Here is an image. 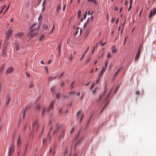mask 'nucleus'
Segmentation results:
<instances>
[{
    "mask_svg": "<svg viewBox=\"0 0 156 156\" xmlns=\"http://www.w3.org/2000/svg\"><path fill=\"white\" fill-rule=\"evenodd\" d=\"M30 109V106L27 105H26L24 108H23L20 112V118L24 119L25 115L27 112H28Z\"/></svg>",
    "mask_w": 156,
    "mask_h": 156,
    "instance_id": "nucleus-1",
    "label": "nucleus"
},
{
    "mask_svg": "<svg viewBox=\"0 0 156 156\" xmlns=\"http://www.w3.org/2000/svg\"><path fill=\"white\" fill-rule=\"evenodd\" d=\"M54 102H55L54 101H52L51 102V104L50 105V106L49 108H43V111H42V115H43L44 113V112H49V111H50V110H51V109L53 110V104L54 103Z\"/></svg>",
    "mask_w": 156,
    "mask_h": 156,
    "instance_id": "nucleus-2",
    "label": "nucleus"
},
{
    "mask_svg": "<svg viewBox=\"0 0 156 156\" xmlns=\"http://www.w3.org/2000/svg\"><path fill=\"white\" fill-rule=\"evenodd\" d=\"M14 146L12 144L9 147V156H12L14 152Z\"/></svg>",
    "mask_w": 156,
    "mask_h": 156,
    "instance_id": "nucleus-3",
    "label": "nucleus"
},
{
    "mask_svg": "<svg viewBox=\"0 0 156 156\" xmlns=\"http://www.w3.org/2000/svg\"><path fill=\"white\" fill-rule=\"evenodd\" d=\"M38 34V33L37 32L34 31L30 33V32L28 34V35L30 37V39H31L32 38L36 36H37Z\"/></svg>",
    "mask_w": 156,
    "mask_h": 156,
    "instance_id": "nucleus-4",
    "label": "nucleus"
},
{
    "mask_svg": "<svg viewBox=\"0 0 156 156\" xmlns=\"http://www.w3.org/2000/svg\"><path fill=\"white\" fill-rule=\"evenodd\" d=\"M156 13V8H154L150 12L148 17L149 18L153 16V14L154 15Z\"/></svg>",
    "mask_w": 156,
    "mask_h": 156,
    "instance_id": "nucleus-5",
    "label": "nucleus"
},
{
    "mask_svg": "<svg viewBox=\"0 0 156 156\" xmlns=\"http://www.w3.org/2000/svg\"><path fill=\"white\" fill-rule=\"evenodd\" d=\"M13 71V69L12 66L9 67L6 70V73L7 74H9L12 72Z\"/></svg>",
    "mask_w": 156,
    "mask_h": 156,
    "instance_id": "nucleus-6",
    "label": "nucleus"
},
{
    "mask_svg": "<svg viewBox=\"0 0 156 156\" xmlns=\"http://www.w3.org/2000/svg\"><path fill=\"white\" fill-rule=\"evenodd\" d=\"M12 32V27H9V29L6 33V35L8 36H11V34Z\"/></svg>",
    "mask_w": 156,
    "mask_h": 156,
    "instance_id": "nucleus-7",
    "label": "nucleus"
},
{
    "mask_svg": "<svg viewBox=\"0 0 156 156\" xmlns=\"http://www.w3.org/2000/svg\"><path fill=\"white\" fill-rule=\"evenodd\" d=\"M110 101H108L105 104V105H104V106H103V107L102 108V109H101L100 112V114H101L102 112H103L105 108L109 104Z\"/></svg>",
    "mask_w": 156,
    "mask_h": 156,
    "instance_id": "nucleus-8",
    "label": "nucleus"
},
{
    "mask_svg": "<svg viewBox=\"0 0 156 156\" xmlns=\"http://www.w3.org/2000/svg\"><path fill=\"white\" fill-rule=\"evenodd\" d=\"M105 68H104V67H103L102 68L101 70L100 71V73L99 74L98 76V77H100L102 76L104 72L105 71Z\"/></svg>",
    "mask_w": 156,
    "mask_h": 156,
    "instance_id": "nucleus-9",
    "label": "nucleus"
},
{
    "mask_svg": "<svg viewBox=\"0 0 156 156\" xmlns=\"http://www.w3.org/2000/svg\"><path fill=\"white\" fill-rule=\"evenodd\" d=\"M140 51H139V50H137L135 58L134 60L135 61H136L137 59H138L140 55Z\"/></svg>",
    "mask_w": 156,
    "mask_h": 156,
    "instance_id": "nucleus-10",
    "label": "nucleus"
},
{
    "mask_svg": "<svg viewBox=\"0 0 156 156\" xmlns=\"http://www.w3.org/2000/svg\"><path fill=\"white\" fill-rule=\"evenodd\" d=\"M5 63H4L0 67V73H2L5 69Z\"/></svg>",
    "mask_w": 156,
    "mask_h": 156,
    "instance_id": "nucleus-11",
    "label": "nucleus"
},
{
    "mask_svg": "<svg viewBox=\"0 0 156 156\" xmlns=\"http://www.w3.org/2000/svg\"><path fill=\"white\" fill-rule=\"evenodd\" d=\"M60 128V126H58V124H56V125L55 130L53 132V135H54L55 133H56L58 131V130Z\"/></svg>",
    "mask_w": 156,
    "mask_h": 156,
    "instance_id": "nucleus-12",
    "label": "nucleus"
},
{
    "mask_svg": "<svg viewBox=\"0 0 156 156\" xmlns=\"http://www.w3.org/2000/svg\"><path fill=\"white\" fill-rule=\"evenodd\" d=\"M40 26L38 25L37 27H36L34 28L33 29L31 30H30V33L31 32H33L34 31L37 32V31L38 30H39L40 28Z\"/></svg>",
    "mask_w": 156,
    "mask_h": 156,
    "instance_id": "nucleus-13",
    "label": "nucleus"
},
{
    "mask_svg": "<svg viewBox=\"0 0 156 156\" xmlns=\"http://www.w3.org/2000/svg\"><path fill=\"white\" fill-rule=\"evenodd\" d=\"M15 45L16 50L19 51L20 50V47L18 42L17 41H16L15 44Z\"/></svg>",
    "mask_w": 156,
    "mask_h": 156,
    "instance_id": "nucleus-14",
    "label": "nucleus"
},
{
    "mask_svg": "<svg viewBox=\"0 0 156 156\" xmlns=\"http://www.w3.org/2000/svg\"><path fill=\"white\" fill-rule=\"evenodd\" d=\"M65 136V130H62L60 135L59 138H61L62 137L63 139L64 138Z\"/></svg>",
    "mask_w": 156,
    "mask_h": 156,
    "instance_id": "nucleus-15",
    "label": "nucleus"
},
{
    "mask_svg": "<svg viewBox=\"0 0 156 156\" xmlns=\"http://www.w3.org/2000/svg\"><path fill=\"white\" fill-rule=\"evenodd\" d=\"M90 30L89 29H87L83 35V37L86 38L90 32Z\"/></svg>",
    "mask_w": 156,
    "mask_h": 156,
    "instance_id": "nucleus-16",
    "label": "nucleus"
},
{
    "mask_svg": "<svg viewBox=\"0 0 156 156\" xmlns=\"http://www.w3.org/2000/svg\"><path fill=\"white\" fill-rule=\"evenodd\" d=\"M1 55L2 57L5 58L6 57L7 54L6 52L2 51Z\"/></svg>",
    "mask_w": 156,
    "mask_h": 156,
    "instance_id": "nucleus-17",
    "label": "nucleus"
},
{
    "mask_svg": "<svg viewBox=\"0 0 156 156\" xmlns=\"http://www.w3.org/2000/svg\"><path fill=\"white\" fill-rule=\"evenodd\" d=\"M20 138H21L20 136L19 135L18 136V141H17V146L20 145L21 144V141L20 140Z\"/></svg>",
    "mask_w": 156,
    "mask_h": 156,
    "instance_id": "nucleus-18",
    "label": "nucleus"
},
{
    "mask_svg": "<svg viewBox=\"0 0 156 156\" xmlns=\"http://www.w3.org/2000/svg\"><path fill=\"white\" fill-rule=\"evenodd\" d=\"M57 77V76L55 77L50 76L48 77V81H51L55 79H56Z\"/></svg>",
    "mask_w": 156,
    "mask_h": 156,
    "instance_id": "nucleus-19",
    "label": "nucleus"
},
{
    "mask_svg": "<svg viewBox=\"0 0 156 156\" xmlns=\"http://www.w3.org/2000/svg\"><path fill=\"white\" fill-rule=\"evenodd\" d=\"M35 127H36L37 128L36 130H37L38 126L37 125V122H34L33 124V128L34 129Z\"/></svg>",
    "mask_w": 156,
    "mask_h": 156,
    "instance_id": "nucleus-20",
    "label": "nucleus"
},
{
    "mask_svg": "<svg viewBox=\"0 0 156 156\" xmlns=\"http://www.w3.org/2000/svg\"><path fill=\"white\" fill-rule=\"evenodd\" d=\"M10 100V96H7L6 99V104L7 105L9 104V102Z\"/></svg>",
    "mask_w": 156,
    "mask_h": 156,
    "instance_id": "nucleus-21",
    "label": "nucleus"
},
{
    "mask_svg": "<svg viewBox=\"0 0 156 156\" xmlns=\"http://www.w3.org/2000/svg\"><path fill=\"white\" fill-rule=\"evenodd\" d=\"M104 91L103 93L101 95H100L102 97H103L105 95V93L106 92V85H105V86L104 87Z\"/></svg>",
    "mask_w": 156,
    "mask_h": 156,
    "instance_id": "nucleus-22",
    "label": "nucleus"
},
{
    "mask_svg": "<svg viewBox=\"0 0 156 156\" xmlns=\"http://www.w3.org/2000/svg\"><path fill=\"white\" fill-rule=\"evenodd\" d=\"M23 36V34L22 33H19L17 34L15 36L17 37L18 38H21Z\"/></svg>",
    "mask_w": 156,
    "mask_h": 156,
    "instance_id": "nucleus-23",
    "label": "nucleus"
},
{
    "mask_svg": "<svg viewBox=\"0 0 156 156\" xmlns=\"http://www.w3.org/2000/svg\"><path fill=\"white\" fill-rule=\"evenodd\" d=\"M7 45L5 46L4 45L2 48V51H4L5 52H7Z\"/></svg>",
    "mask_w": 156,
    "mask_h": 156,
    "instance_id": "nucleus-24",
    "label": "nucleus"
},
{
    "mask_svg": "<svg viewBox=\"0 0 156 156\" xmlns=\"http://www.w3.org/2000/svg\"><path fill=\"white\" fill-rule=\"evenodd\" d=\"M143 44H140L139 45L137 50H139V51H140V50H141L143 49Z\"/></svg>",
    "mask_w": 156,
    "mask_h": 156,
    "instance_id": "nucleus-25",
    "label": "nucleus"
},
{
    "mask_svg": "<svg viewBox=\"0 0 156 156\" xmlns=\"http://www.w3.org/2000/svg\"><path fill=\"white\" fill-rule=\"evenodd\" d=\"M99 87H96L94 88V89L92 91V93L94 94H95L96 93V90H99Z\"/></svg>",
    "mask_w": 156,
    "mask_h": 156,
    "instance_id": "nucleus-26",
    "label": "nucleus"
},
{
    "mask_svg": "<svg viewBox=\"0 0 156 156\" xmlns=\"http://www.w3.org/2000/svg\"><path fill=\"white\" fill-rule=\"evenodd\" d=\"M77 15L78 18H80L81 16V11L80 10H79L78 11Z\"/></svg>",
    "mask_w": 156,
    "mask_h": 156,
    "instance_id": "nucleus-27",
    "label": "nucleus"
},
{
    "mask_svg": "<svg viewBox=\"0 0 156 156\" xmlns=\"http://www.w3.org/2000/svg\"><path fill=\"white\" fill-rule=\"evenodd\" d=\"M43 28L45 30H46L48 28V26L47 24H43Z\"/></svg>",
    "mask_w": 156,
    "mask_h": 156,
    "instance_id": "nucleus-28",
    "label": "nucleus"
},
{
    "mask_svg": "<svg viewBox=\"0 0 156 156\" xmlns=\"http://www.w3.org/2000/svg\"><path fill=\"white\" fill-rule=\"evenodd\" d=\"M80 133V130H79L78 131L77 134V135L76 136H75V137L74 138V140H76L78 138V137L79 136Z\"/></svg>",
    "mask_w": 156,
    "mask_h": 156,
    "instance_id": "nucleus-29",
    "label": "nucleus"
},
{
    "mask_svg": "<svg viewBox=\"0 0 156 156\" xmlns=\"http://www.w3.org/2000/svg\"><path fill=\"white\" fill-rule=\"evenodd\" d=\"M45 37V35L44 34H42L40 37L39 39L40 41H42L43 39Z\"/></svg>",
    "mask_w": 156,
    "mask_h": 156,
    "instance_id": "nucleus-30",
    "label": "nucleus"
},
{
    "mask_svg": "<svg viewBox=\"0 0 156 156\" xmlns=\"http://www.w3.org/2000/svg\"><path fill=\"white\" fill-rule=\"evenodd\" d=\"M37 25L36 23H34L33 25H32L29 28V29L30 30H31L33 28L35 27Z\"/></svg>",
    "mask_w": 156,
    "mask_h": 156,
    "instance_id": "nucleus-31",
    "label": "nucleus"
},
{
    "mask_svg": "<svg viewBox=\"0 0 156 156\" xmlns=\"http://www.w3.org/2000/svg\"><path fill=\"white\" fill-rule=\"evenodd\" d=\"M87 2H93L94 3H95V4H97V2L96 0H87Z\"/></svg>",
    "mask_w": 156,
    "mask_h": 156,
    "instance_id": "nucleus-32",
    "label": "nucleus"
},
{
    "mask_svg": "<svg viewBox=\"0 0 156 156\" xmlns=\"http://www.w3.org/2000/svg\"><path fill=\"white\" fill-rule=\"evenodd\" d=\"M61 45L59 44V45H58V51L59 55L60 53V51H60V48H61Z\"/></svg>",
    "mask_w": 156,
    "mask_h": 156,
    "instance_id": "nucleus-33",
    "label": "nucleus"
},
{
    "mask_svg": "<svg viewBox=\"0 0 156 156\" xmlns=\"http://www.w3.org/2000/svg\"><path fill=\"white\" fill-rule=\"evenodd\" d=\"M69 95L70 96L72 95H73L75 94V92L73 91H69Z\"/></svg>",
    "mask_w": 156,
    "mask_h": 156,
    "instance_id": "nucleus-34",
    "label": "nucleus"
},
{
    "mask_svg": "<svg viewBox=\"0 0 156 156\" xmlns=\"http://www.w3.org/2000/svg\"><path fill=\"white\" fill-rule=\"evenodd\" d=\"M119 86H117L115 89V90H114V94H115L118 90L119 89Z\"/></svg>",
    "mask_w": 156,
    "mask_h": 156,
    "instance_id": "nucleus-35",
    "label": "nucleus"
},
{
    "mask_svg": "<svg viewBox=\"0 0 156 156\" xmlns=\"http://www.w3.org/2000/svg\"><path fill=\"white\" fill-rule=\"evenodd\" d=\"M10 36H8V35L6 34V39H5V43L4 44H5V42L6 41V40H9V37Z\"/></svg>",
    "mask_w": 156,
    "mask_h": 156,
    "instance_id": "nucleus-36",
    "label": "nucleus"
},
{
    "mask_svg": "<svg viewBox=\"0 0 156 156\" xmlns=\"http://www.w3.org/2000/svg\"><path fill=\"white\" fill-rule=\"evenodd\" d=\"M55 29L54 28V24H53V26L51 30L50 31L49 34H51L53 32V31Z\"/></svg>",
    "mask_w": 156,
    "mask_h": 156,
    "instance_id": "nucleus-37",
    "label": "nucleus"
},
{
    "mask_svg": "<svg viewBox=\"0 0 156 156\" xmlns=\"http://www.w3.org/2000/svg\"><path fill=\"white\" fill-rule=\"evenodd\" d=\"M9 6H10V5L9 4L8 5V6H7V7L6 8V9L5 10V11H4L3 15H4L5 13L7 12V10L9 9Z\"/></svg>",
    "mask_w": 156,
    "mask_h": 156,
    "instance_id": "nucleus-38",
    "label": "nucleus"
},
{
    "mask_svg": "<svg viewBox=\"0 0 156 156\" xmlns=\"http://www.w3.org/2000/svg\"><path fill=\"white\" fill-rule=\"evenodd\" d=\"M61 9V8L60 7L59 5H58L57 6V8H56V11L57 12H58Z\"/></svg>",
    "mask_w": 156,
    "mask_h": 156,
    "instance_id": "nucleus-39",
    "label": "nucleus"
},
{
    "mask_svg": "<svg viewBox=\"0 0 156 156\" xmlns=\"http://www.w3.org/2000/svg\"><path fill=\"white\" fill-rule=\"evenodd\" d=\"M84 116V114H83L81 116L80 119V123L82 121V120H83V117Z\"/></svg>",
    "mask_w": 156,
    "mask_h": 156,
    "instance_id": "nucleus-40",
    "label": "nucleus"
},
{
    "mask_svg": "<svg viewBox=\"0 0 156 156\" xmlns=\"http://www.w3.org/2000/svg\"><path fill=\"white\" fill-rule=\"evenodd\" d=\"M117 49H113L112 51V52L113 53H115L117 52Z\"/></svg>",
    "mask_w": 156,
    "mask_h": 156,
    "instance_id": "nucleus-41",
    "label": "nucleus"
},
{
    "mask_svg": "<svg viewBox=\"0 0 156 156\" xmlns=\"http://www.w3.org/2000/svg\"><path fill=\"white\" fill-rule=\"evenodd\" d=\"M56 97L57 99H59V98L60 97L58 93L56 94Z\"/></svg>",
    "mask_w": 156,
    "mask_h": 156,
    "instance_id": "nucleus-42",
    "label": "nucleus"
},
{
    "mask_svg": "<svg viewBox=\"0 0 156 156\" xmlns=\"http://www.w3.org/2000/svg\"><path fill=\"white\" fill-rule=\"evenodd\" d=\"M40 105H37V107H36V109H38V110H40Z\"/></svg>",
    "mask_w": 156,
    "mask_h": 156,
    "instance_id": "nucleus-43",
    "label": "nucleus"
},
{
    "mask_svg": "<svg viewBox=\"0 0 156 156\" xmlns=\"http://www.w3.org/2000/svg\"><path fill=\"white\" fill-rule=\"evenodd\" d=\"M94 85H95V83H93L92 84L91 86V87L90 88V90H92V88L94 87Z\"/></svg>",
    "mask_w": 156,
    "mask_h": 156,
    "instance_id": "nucleus-44",
    "label": "nucleus"
},
{
    "mask_svg": "<svg viewBox=\"0 0 156 156\" xmlns=\"http://www.w3.org/2000/svg\"><path fill=\"white\" fill-rule=\"evenodd\" d=\"M6 6V5H5V6H4V7L3 8H2V10L0 12V14L2 13V12H3V10L5 8Z\"/></svg>",
    "mask_w": 156,
    "mask_h": 156,
    "instance_id": "nucleus-45",
    "label": "nucleus"
},
{
    "mask_svg": "<svg viewBox=\"0 0 156 156\" xmlns=\"http://www.w3.org/2000/svg\"><path fill=\"white\" fill-rule=\"evenodd\" d=\"M126 38H127V37H125V39H124V42L123 43V45H124L125 44V42H126Z\"/></svg>",
    "mask_w": 156,
    "mask_h": 156,
    "instance_id": "nucleus-46",
    "label": "nucleus"
},
{
    "mask_svg": "<svg viewBox=\"0 0 156 156\" xmlns=\"http://www.w3.org/2000/svg\"><path fill=\"white\" fill-rule=\"evenodd\" d=\"M111 90H110V91L109 93V94H108L107 96V97L105 98V100H107L108 99V97H109V95H110V93H111Z\"/></svg>",
    "mask_w": 156,
    "mask_h": 156,
    "instance_id": "nucleus-47",
    "label": "nucleus"
},
{
    "mask_svg": "<svg viewBox=\"0 0 156 156\" xmlns=\"http://www.w3.org/2000/svg\"><path fill=\"white\" fill-rule=\"evenodd\" d=\"M75 129L74 126L73 127V128L70 131V133H71L72 132L74 131Z\"/></svg>",
    "mask_w": 156,
    "mask_h": 156,
    "instance_id": "nucleus-48",
    "label": "nucleus"
},
{
    "mask_svg": "<svg viewBox=\"0 0 156 156\" xmlns=\"http://www.w3.org/2000/svg\"><path fill=\"white\" fill-rule=\"evenodd\" d=\"M47 141V139L46 138L44 139L43 140L42 143L43 144H44V143H45Z\"/></svg>",
    "mask_w": 156,
    "mask_h": 156,
    "instance_id": "nucleus-49",
    "label": "nucleus"
},
{
    "mask_svg": "<svg viewBox=\"0 0 156 156\" xmlns=\"http://www.w3.org/2000/svg\"><path fill=\"white\" fill-rule=\"evenodd\" d=\"M54 88L53 87H52L51 89H50V90L51 92H54Z\"/></svg>",
    "mask_w": 156,
    "mask_h": 156,
    "instance_id": "nucleus-50",
    "label": "nucleus"
},
{
    "mask_svg": "<svg viewBox=\"0 0 156 156\" xmlns=\"http://www.w3.org/2000/svg\"><path fill=\"white\" fill-rule=\"evenodd\" d=\"M132 7V5H129V9H128V11H129L130 9H131Z\"/></svg>",
    "mask_w": 156,
    "mask_h": 156,
    "instance_id": "nucleus-51",
    "label": "nucleus"
},
{
    "mask_svg": "<svg viewBox=\"0 0 156 156\" xmlns=\"http://www.w3.org/2000/svg\"><path fill=\"white\" fill-rule=\"evenodd\" d=\"M80 140H78L75 146H77L78 144H79L80 143Z\"/></svg>",
    "mask_w": 156,
    "mask_h": 156,
    "instance_id": "nucleus-52",
    "label": "nucleus"
},
{
    "mask_svg": "<svg viewBox=\"0 0 156 156\" xmlns=\"http://www.w3.org/2000/svg\"><path fill=\"white\" fill-rule=\"evenodd\" d=\"M100 80V77H98V79L96 80V83H98L99 82Z\"/></svg>",
    "mask_w": 156,
    "mask_h": 156,
    "instance_id": "nucleus-53",
    "label": "nucleus"
},
{
    "mask_svg": "<svg viewBox=\"0 0 156 156\" xmlns=\"http://www.w3.org/2000/svg\"><path fill=\"white\" fill-rule=\"evenodd\" d=\"M135 94L136 95H138L139 94H140V92L139 90H136V91Z\"/></svg>",
    "mask_w": 156,
    "mask_h": 156,
    "instance_id": "nucleus-54",
    "label": "nucleus"
},
{
    "mask_svg": "<svg viewBox=\"0 0 156 156\" xmlns=\"http://www.w3.org/2000/svg\"><path fill=\"white\" fill-rule=\"evenodd\" d=\"M111 55L110 53H108L107 55V57L108 58H109L111 57Z\"/></svg>",
    "mask_w": 156,
    "mask_h": 156,
    "instance_id": "nucleus-55",
    "label": "nucleus"
},
{
    "mask_svg": "<svg viewBox=\"0 0 156 156\" xmlns=\"http://www.w3.org/2000/svg\"><path fill=\"white\" fill-rule=\"evenodd\" d=\"M115 18H112L111 19V21L112 23H113L114 21L115 20Z\"/></svg>",
    "mask_w": 156,
    "mask_h": 156,
    "instance_id": "nucleus-56",
    "label": "nucleus"
},
{
    "mask_svg": "<svg viewBox=\"0 0 156 156\" xmlns=\"http://www.w3.org/2000/svg\"><path fill=\"white\" fill-rule=\"evenodd\" d=\"M69 96H70L69 95V94L67 96L64 95V96H63L64 98H68Z\"/></svg>",
    "mask_w": 156,
    "mask_h": 156,
    "instance_id": "nucleus-57",
    "label": "nucleus"
},
{
    "mask_svg": "<svg viewBox=\"0 0 156 156\" xmlns=\"http://www.w3.org/2000/svg\"><path fill=\"white\" fill-rule=\"evenodd\" d=\"M106 42H104L102 43V44H101V47L104 46L106 44Z\"/></svg>",
    "mask_w": 156,
    "mask_h": 156,
    "instance_id": "nucleus-58",
    "label": "nucleus"
},
{
    "mask_svg": "<svg viewBox=\"0 0 156 156\" xmlns=\"http://www.w3.org/2000/svg\"><path fill=\"white\" fill-rule=\"evenodd\" d=\"M118 9V7L117 6H115L114 8V10L115 11H117Z\"/></svg>",
    "mask_w": 156,
    "mask_h": 156,
    "instance_id": "nucleus-59",
    "label": "nucleus"
},
{
    "mask_svg": "<svg viewBox=\"0 0 156 156\" xmlns=\"http://www.w3.org/2000/svg\"><path fill=\"white\" fill-rule=\"evenodd\" d=\"M74 82H73L71 84V89H72L73 87V84L74 83Z\"/></svg>",
    "mask_w": 156,
    "mask_h": 156,
    "instance_id": "nucleus-60",
    "label": "nucleus"
},
{
    "mask_svg": "<svg viewBox=\"0 0 156 156\" xmlns=\"http://www.w3.org/2000/svg\"><path fill=\"white\" fill-rule=\"evenodd\" d=\"M87 23H87L86 22H85V23H84V25H83V27H85L86 26H87Z\"/></svg>",
    "mask_w": 156,
    "mask_h": 156,
    "instance_id": "nucleus-61",
    "label": "nucleus"
},
{
    "mask_svg": "<svg viewBox=\"0 0 156 156\" xmlns=\"http://www.w3.org/2000/svg\"><path fill=\"white\" fill-rule=\"evenodd\" d=\"M41 0H39L38 1V3H37V5H38L39 4L41 3Z\"/></svg>",
    "mask_w": 156,
    "mask_h": 156,
    "instance_id": "nucleus-62",
    "label": "nucleus"
},
{
    "mask_svg": "<svg viewBox=\"0 0 156 156\" xmlns=\"http://www.w3.org/2000/svg\"><path fill=\"white\" fill-rule=\"evenodd\" d=\"M118 73H117L116 72L115 73L114 75V77H115L118 74Z\"/></svg>",
    "mask_w": 156,
    "mask_h": 156,
    "instance_id": "nucleus-63",
    "label": "nucleus"
},
{
    "mask_svg": "<svg viewBox=\"0 0 156 156\" xmlns=\"http://www.w3.org/2000/svg\"><path fill=\"white\" fill-rule=\"evenodd\" d=\"M87 15H86V14H84L83 15V19L84 20H85L86 18V17H87Z\"/></svg>",
    "mask_w": 156,
    "mask_h": 156,
    "instance_id": "nucleus-64",
    "label": "nucleus"
}]
</instances>
